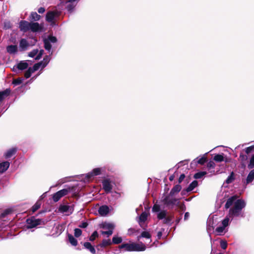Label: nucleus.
I'll return each mask as SVG.
<instances>
[{
	"label": "nucleus",
	"instance_id": "obj_1",
	"mask_svg": "<svg viewBox=\"0 0 254 254\" xmlns=\"http://www.w3.org/2000/svg\"><path fill=\"white\" fill-rule=\"evenodd\" d=\"M119 248L120 249H124L125 251L127 252H141L144 251L146 247L143 243L141 242L139 244L135 243H123L119 246Z\"/></svg>",
	"mask_w": 254,
	"mask_h": 254
},
{
	"label": "nucleus",
	"instance_id": "obj_2",
	"mask_svg": "<svg viewBox=\"0 0 254 254\" xmlns=\"http://www.w3.org/2000/svg\"><path fill=\"white\" fill-rule=\"evenodd\" d=\"M245 206V201L242 199H238L235 202L234 206L230 209V215L234 217H239L241 215L242 210Z\"/></svg>",
	"mask_w": 254,
	"mask_h": 254
},
{
	"label": "nucleus",
	"instance_id": "obj_3",
	"mask_svg": "<svg viewBox=\"0 0 254 254\" xmlns=\"http://www.w3.org/2000/svg\"><path fill=\"white\" fill-rule=\"evenodd\" d=\"M75 190V187H68L66 189L61 190L53 194V200L55 202L58 201L61 198L67 195L68 192Z\"/></svg>",
	"mask_w": 254,
	"mask_h": 254
},
{
	"label": "nucleus",
	"instance_id": "obj_4",
	"mask_svg": "<svg viewBox=\"0 0 254 254\" xmlns=\"http://www.w3.org/2000/svg\"><path fill=\"white\" fill-rule=\"evenodd\" d=\"M26 223L27 224L26 228L27 229H31L36 227L38 225L44 224V221L41 219H35L34 216L26 219Z\"/></svg>",
	"mask_w": 254,
	"mask_h": 254
},
{
	"label": "nucleus",
	"instance_id": "obj_5",
	"mask_svg": "<svg viewBox=\"0 0 254 254\" xmlns=\"http://www.w3.org/2000/svg\"><path fill=\"white\" fill-rule=\"evenodd\" d=\"M173 196V195H170V193H169L162 199V201L165 205L171 207L172 208L174 207L178 200V199L176 198L171 197Z\"/></svg>",
	"mask_w": 254,
	"mask_h": 254
},
{
	"label": "nucleus",
	"instance_id": "obj_6",
	"mask_svg": "<svg viewBox=\"0 0 254 254\" xmlns=\"http://www.w3.org/2000/svg\"><path fill=\"white\" fill-rule=\"evenodd\" d=\"M43 29V24L38 22H30V30L33 32H41Z\"/></svg>",
	"mask_w": 254,
	"mask_h": 254
},
{
	"label": "nucleus",
	"instance_id": "obj_7",
	"mask_svg": "<svg viewBox=\"0 0 254 254\" xmlns=\"http://www.w3.org/2000/svg\"><path fill=\"white\" fill-rule=\"evenodd\" d=\"M103 189L106 193L111 192L113 189V186L111 184V181L110 179H106L102 181Z\"/></svg>",
	"mask_w": 254,
	"mask_h": 254
},
{
	"label": "nucleus",
	"instance_id": "obj_8",
	"mask_svg": "<svg viewBox=\"0 0 254 254\" xmlns=\"http://www.w3.org/2000/svg\"><path fill=\"white\" fill-rule=\"evenodd\" d=\"M30 22L26 20H21L19 22V29L20 31L26 32L30 30Z\"/></svg>",
	"mask_w": 254,
	"mask_h": 254
},
{
	"label": "nucleus",
	"instance_id": "obj_9",
	"mask_svg": "<svg viewBox=\"0 0 254 254\" xmlns=\"http://www.w3.org/2000/svg\"><path fill=\"white\" fill-rule=\"evenodd\" d=\"M198 185V182L196 180L192 181L188 186L187 188L182 191V194H185L186 192H189L192 191Z\"/></svg>",
	"mask_w": 254,
	"mask_h": 254
},
{
	"label": "nucleus",
	"instance_id": "obj_10",
	"mask_svg": "<svg viewBox=\"0 0 254 254\" xmlns=\"http://www.w3.org/2000/svg\"><path fill=\"white\" fill-rule=\"evenodd\" d=\"M98 212L101 216H105L109 213V208L107 205H102L99 208Z\"/></svg>",
	"mask_w": 254,
	"mask_h": 254
},
{
	"label": "nucleus",
	"instance_id": "obj_11",
	"mask_svg": "<svg viewBox=\"0 0 254 254\" xmlns=\"http://www.w3.org/2000/svg\"><path fill=\"white\" fill-rule=\"evenodd\" d=\"M238 196L237 195H233L230 198H229L226 201V203L225 205V208L226 209H228L232 205V204L234 203V202L236 201L237 199L238 198Z\"/></svg>",
	"mask_w": 254,
	"mask_h": 254
},
{
	"label": "nucleus",
	"instance_id": "obj_12",
	"mask_svg": "<svg viewBox=\"0 0 254 254\" xmlns=\"http://www.w3.org/2000/svg\"><path fill=\"white\" fill-rule=\"evenodd\" d=\"M57 14V12L54 11H48L46 15V20L48 22H52L53 21L56 15Z\"/></svg>",
	"mask_w": 254,
	"mask_h": 254
},
{
	"label": "nucleus",
	"instance_id": "obj_13",
	"mask_svg": "<svg viewBox=\"0 0 254 254\" xmlns=\"http://www.w3.org/2000/svg\"><path fill=\"white\" fill-rule=\"evenodd\" d=\"M41 16L38 14L36 12L32 11L31 12L29 17V20L32 21H38L40 19Z\"/></svg>",
	"mask_w": 254,
	"mask_h": 254
},
{
	"label": "nucleus",
	"instance_id": "obj_14",
	"mask_svg": "<svg viewBox=\"0 0 254 254\" xmlns=\"http://www.w3.org/2000/svg\"><path fill=\"white\" fill-rule=\"evenodd\" d=\"M10 163L8 161H4L0 163V173L5 172L9 168Z\"/></svg>",
	"mask_w": 254,
	"mask_h": 254
},
{
	"label": "nucleus",
	"instance_id": "obj_15",
	"mask_svg": "<svg viewBox=\"0 0 254 254\" xmlns=\"http://www.w3.org/2000/svg\"><path fill=\"white\" fill-rule=\"evenodd\" d=\"M84 247L88 250L92 254H96V250L94 248V247L89 242H84L83 244Z\"/></svg>",
	"mask_w": 254,
	"mask_h": 254
},
{
	"label": "nucleus",
	"instance_id": "obj_16",
	"mask_svg": "<svg viewBox=\"0 0 254 254\" xmlns=\"http://www.w3.org/2000/svg\"><path fill=\"white\" fill-rule=\"evenodd\" d=\"M10 93V89H6L5 90L0 92V102L8 97Z\"/></svg>",
	"mask_w": 254,
	"mask_h": 254
},
{
	"label": "nucleus",
	"instance_id": "obj_17",
	"mask_svg": "<svg viewBox=\"0 0 254 254\" xmlns=\"http://www.w3.org/2000/svg\"><path fill=\"white\" fill-rule=\"evenodd\" d=\"M17 151V149L16 148H12L5 153L4 157L6 159H8L12 157L14 155Z\"/></svg>",
	"mask_w": 254,
	"mask_h": 254
},
{
	"label": "nucleus",
	"instance_id": "obj_18",
	"mask_svg": "<svg viewBox=\"0 0 254 254\" xmlns=\"http://www.w3.org/2000/svg\"><path fill=\"white\" fill-rule=\"evenodd\" d=\"M67 236L69 243L73 246H76L78 244L77 240L70 234L68 233Z\"/></svg>",
	"mask_w": 254,
	"mask_h": 254
},
{
	"label": "nucleus",
	"instance_id": "obj_19",
	"mask_svg": "<svg viewBox=\"0 0 254 254\" xmlns=\"http://www.w3.org/2000/svg\"><path fill=\"white\" fill-rule=\"evenodd\" d=\"M181 189L182 187L180 185H176L173 187L169 193H170V195H174L175 193L180 192Z\"/></svg>",
	"mask_w": 254,
	"mask_h": 254
},
{
	"label": "nucleus",
	"instance_id": "obj_20",
	"mask_svg": "<svg viewBox=\"0 0 254 254\" xmlns=\"http://www.w3.org/2000/svg\"><path fill=\"white\" fill-rule=\"evenodd\" d=\"M6 50L8 53L13 54L17 52V47L16 45H9L6 47Z\"/></svg>",
	"mask_w": 254,
	"mask_h": 254
},
{
	"label": "nucleus",
	"instance_id": "obj_21",
	"mask_svg": "<svg viewBox=\"0 0 254 254\" xmlns=\"http://www.w3.org/2000/svg\"><path fill=\"white\" fill-rule=\"evenodd\" d=\"M112 244L110 239H103L101 243L98 245V246L101 248H105L107 246L111 245Z\"/></svg>",
	"mask_w": 254,
	"mask_h": 254
},
{
	"label": "nucleus",
	"instance_id": "obj_22",
	"mask_svg": "<svg viewBox=\"0 0 254 254\" xmlns=\"http://www.w3.org/2000/svg\"><path fill=\"white\" fill-rule=\"evenodd\" d=\"M148 214L146 212H143L141 213L139 217L138 222L140 226H141V223L144 222L147 219Z\"/></svg>",
	"mask_w": 254,
	"mask_h": 254
},
{
	"label": "nucleus",
	"instance_id": "obj_23",
	"mask_svg": "<svg viewBox=\"0 0 254 254\" xmlns=\"http://www.w3.org/2000/svg\"><path fill=\"white\" fill-rule=\"evenodd\" d=\"M101 174V169L99 168H96L94 169L90 173H89L87 175L88 178H90L93 176H98Z\"/></svg>",
	"mask_w": 254,
	"mask_h": 254
},
{
	"label": "nucleus",
	"instance_id": "obj_24",
	"mask_svg": "<svg viewBox=\"0 0 254 254\" xmlns=\"http://www.w3.org/2000/svg\"><path fill=\"white\" fill-rule=\"evenodd\" d=\"M41 205V203L40 201H37L35 204L32 207L31 209L29 210V213L30 214V212H32V214L36 212L38 209H39Z\"/></svg>",
	"mask_w": 254,
	"mask_h": 254
},
{
	"label": "nucleus",
	"instance_id": "obj_25",
	"mask_svg": "<svg viewBox=\"0 0 254 254\" xmlns=\"http://www.w3.org/2000/svg\"><path fill=\"white\" fill-rule=\"evenodd\" d=\"M102 227L103 229H108L109 230H112L113 231L115 228V225L113 223L104 222L102 224Z\"/></svg>",
	"mask_w": 254,
	"mask_h": 254
},
{
	"label": "nucleus",
	"instance_id": "obj_26",
	"mask_svg": "<svg viewBox=\"0 0 254 254\" xmlns=\"http://www.w3.org/2000/svg\"><path fill=\"white\" fill-rule=\"evenodd\" d=\"M254 180V169L250 171L248 174L246 184H248L251 183Z\"/></svg>",
	"mask_w": 254,
	"mask_h": 254
},
{
	"label": "nucleus",
	"instance_id": "obj_27",
	"mask_svg": "<svg viewBox=\"0 0 254 254\" xmlns=\"http://www.w3.org/2000/svg\"><path fill=\"white\" fill-rule=\"evenodd\" d=\"M28 66V64L25 62L21 61L17 64V67L19 70H24L26 69Z\"/></svg>",
	"mask_w": 254,
	"mask_h": 254
},
{
	"label": "nucleus",
	"instance_id": "obj_28",
	"mask_svg": "<svg viewBox=\"0 0 254 254\" xmlns=\"http://www.w3.org/2000/svg\"><path fill=\"white\" fill-rule=\"evenodd\" d=\"M50 61V57L49 56L46 55L44 57L43 60L40 62L39 63H42V67L44 68L49 63Z\"/></svg>",
	"mask_w": 254,
	"mask_h": 254
},
{
	"label": "nucleus",
	"instance_id": "obj_29",
	"mask_svg": "<svg viewBox=\"0 0 254 254\" xmlns=\"http://www.w3.org/2000/svg\"><path fill=\"white\" fill-rule=\"evenodd\" d=\"M66 2L68 3V4L66 6V8L68 10V11L71 12L75 8L77 3L67 1Z\"/></svg>",
	"mask_w": 254,
	"mask_h": 254
},
{
	"label": "nucleus",
	"instance_id": "obj_30",
	"mask_svg": "<svg viewBox=\"0 0 254 254\" xmlns=\"http://www.w3.org/2000/svg\"><path fill=\"white\" fill-rule=\"evenodd\" d=\"M174 218V215H169L168 216H166L163 220V223L166 224H170L171 225L172 221Z\"/></svg>",
	"mask_w": 254,
	"mask_h": 254
},
{
	"label": "nucleus",
	"instance_id": "obj_31",
	"mask_svg": "<svg viewBox=\"0 0 254 254\" xmlns=\"http://www.w3.org/2000/svg\"><path fill=\"white\" fill-rule=\"evenodd\" d=\"M213 160L216 161V162H221L223 161H224V156H223V154H216L214 158H213Z\"/></svg>",
	"mask_w": 254,
	"mask_h": 254
},
{
	"label": "nucleus",
	"instance_id": "obj_32",
	"mask_svg": "<svg viewBox=\"0 0 254 254\" xmlns=\"http://www.w3.org/2000/svg\"><path fill=\"white\" fill-rule=\"evenodd\" d=\"M235 178L234 173L233 172H232L230 176H229L228 177L226 180L225 183L227 184H229L232 183L235 180Z\"/></svg>",
	"mask_w": 254,
	"mask_h": 254
},
{
	"label": "nucleus",
	"instance_id": "obj_33",
	"mask_svg": "<svg viewBox=\"0 0 254 254\" xmlns=\"http://www.w3.org/2000/svg\"><path fill=\"white\" fill-rule=\"evenodd\" d=\"M20 47L23 49H26L29 45L27 41L25 39H22L20 41Z\"/></svg>",
	"mask_w": 254,
	"mask_h": 254
},
{
	"label": "nucleus",
	"instance_id": "obj_34",
	"mask_svg": "<svg viewBox=\"0 0 254 254\" xmlns=\"http://www.w3.org/2000/svg\"><path fill=\"white\" fill-rule=\"evenodd\" d=\"M44 48L46 50L50 51L51 49L52 45L49 41L47 39L44 40Z\"/></svg>",
	"mask_w": 254,
	"mask_h": 254
},
{
	"label": "nucleus",
	"instance_id": "obj_35",
	"mask_svg": "<svg viewBox=\"0 0 254 254\" xmlns=\"http://www.w3.org/2000/svg\"><path fill=\"white\" fill-rule=\"evenodd\" d=\"M167 215V212L166 210H162L157 215V218L159 220L164 219L165 217Z\"/></svg>",
	"mask_w": 254,
	"mask_h": 254
},
{
	"label": "nucleus",
	"instance_id": "obj_36",
	"mask_svg": "<svg viewBox=\"0 0 254 254\" xmlns=\"http://www.w3.org/2000/svg\"><path fill=\"white\" fill-rule=\"evenodd\" d=\"M123 239L122 237H119L117 236H114L112 238V243L114 244H119L122 243Z\"/></svg>",
	"mask_w": 254,
	"mask_h": 254
},
{
	"label": "nucleus",
	"instance_id": "obj_37",
	"mask_svg": "<svg viewBox=\"0 0 254 254\" xmlns=\"http://www.w3.org/2000/svg\"><path fill=\"white\" fill-rule=\"evenodd\" d=\"M207 174L206 172H199L196 173H195L194 175V178L195 179H199L201 178L203 176Z\"/></svg>",
	"mask_w": 254,
	"mask_h": 254
},
{
	"label": "nucleus",
	"instance_id": "obj_38",
	"mask_svg": "<svg viewBox=\"0 0 254 254\" xmlns=\"http://www.w3.org/2000/svg\"><path fill=\"white\" fill-rule=\"evenodd\" d=\"M145 238L147 239H150L151 237V235L150 234V233L147 231H143L141 233L140 236L138 237V238Z\"/></svg>",
	"mask_w": 254,
	"mask_h": 254
},
{
	"label": "nucleus",
	"instance_id": "obj_39",
	"mask_svg": "<svg viewBox=\"0 0 254 254\" xmlns=\"http://www.w3.org/2000/svg\"><path fill=\"white\" fill-rule=\"evenodd\" d=\"M99 237L98 233L97 231H95L92 235L90 236L89 240L90 241H94L96 238Z\"/></svg>",
	"mask_w": 254,
	"mask_h": 254
},
{
	"label": "nucleus",
	"instance_id": "obj_40",
	"mask_svg": "<svg viewBox=\"0 0 254 254\" xmlns=\"http://www.w3.org/2000/svg\"><path fill=\"white\" fill-rule=\"evenodd\" d=\"M34 72L32 70V67H29L25 72L24 73V77L26 78H29L31 76L32 73Z\"/></svg>",
	"mask_w": 254,
	"mask_h": 254
},
{
	"label": "nucleus",
	"instance_id": "obj_41",
	"mask_svg": "<svg viewBox=\"0 0 254 254\" xmlns=\"http://www.w3.org/2000/svg\"><path fill=\"white\" fill-rule=\"evenodd\" d=\"M82 235V230L79 228H75L74 230V235L76 238H78Z\"/></svg>",
	"mask_w": 254,
	"mask_h": 254
},
{
	"label": "nucleus",
	"instance_id": "obj_42",
	"mask_svg": "<svg viewBox=\"0 0 254 254\" xmlns=\"http://www.w3.org/2000/svg\"><path fill=\"white\" fill-rule=\"evenodd\" d=\"M69 208V206L68 205H63L60 206L59 210L63 212H66L68 210Z\"/></svg>",
	"mask_w": 254,
	"mask_h": 254
},
{
	"label": "nucleus",
	"instance_id": "obj_43",
	"mask_svg": "<svg viewBox=\"0 0 254 254\" xmlns=\"http://www.w3.org/2000/svg\"><path fill=\"white\" fill-rule=\"evenodd\" d=\"M41 65H42V63L39 62L38 63L34 64L33 66L32 67V71L33 72H35V71L38 70L41 66L42 67Z\"/></svg>",
	"mask_w": 254,
	"mask_h": 254
},
{
	"label": "nucleus",
	"instance_id": "obj_44",
	"mask_svg": "<svg viewBox=\"0 0 254 254\" xmlns=\"http://www.w3.org/2000/svg\"><path fill=\"white\" fill-rule=\"evenodd\" d=\"M249 169H252L254 167V154L252 156L250 163L248 165Z\"/></svg>",
	"mask_w": 254,
	"mask_h": 254
},
{
	"label": "nucleus",
	"instance_id": "obj_45",
	"mask_svg": "<svg viewBox=\"0 0 254 254\" xmlns=\"http://www.w3.org/2000/svg\"><path fill=\"white\" fill-rule=\"evenodd\" d=\"M215 167V164L213 161H210L207 164V167L208 169H214Z\"/></svg>",
	"mask_w": 254,
	"mask_h": 254
},
{
	"label": "nucleus",
	"instance_id": "obj_46",
	"mask_svg": "<svg viewBox=\"0 0 254 254\" xmlns=\"http://www.w3.org/2000/svg\"><path fill=\"white\" fill-rule=\"evenodd\" d=\"M38 49H34L31 52L29 53L28 56L31 58H33L38 54Z\"/></svg>",
	"mask_w": 254,
	"mask_h": 254
},
{
	"label": "nucleus",
	"instance_id": "obj_47",
	"mask_svg": "<svg viewBox=\"0 0 254 254\" xmlns=\"http://www.w3.org/2000/svg\"><path fill=\"white\" fill-rule=\"evenodd\" d=\"M245 152L247 154H249L254 150V145H252L245 149Z\"/></svg>",
	"mask_w": 254,
	"mask_h": 254
},
{
	"label": "nucleus",
	"instance_id": "obj_48",
	"mask_svg": "<svg viewBox=\"0 0 254 254\" xmlns=\"http://www.w3.org/2000/svg\"><path fill=\"white\" fill-rule=\"evenodd\" d=\"M207 161V158L205 157H202L199 160H197V162L198 164L200 165H203Z\"/></svg>",
	"mask_w": 254,
	"mask_h": 254
},
{
	"label": "nucleus",
	"instance_id": "obj_49",
	"mask_svg": "<svg viewBox=\"0 0 254 254\" xmlns=\"http://www.w3.org/2000/svg\"><path fill=\"white\" fill-rule=\"evenodd\" d=\"M220 247L223 249L225 250L227 247V243L226 241L221 240L220 241Z\"/></svg>",
	"mask_w": 254,
	"mask_h": 254
},
{
	"label": "nucleus",
	"instance_id": "obj_50",
	"mask_svg": "<svg viewBox=\"0 0 254 254\" xmlns=\"http://www.w3.org/2000/svg\"><path fill=\"white\" fill-rule=\"evenodd\" d=\"M153 212H159L160 210V206L159 204H155L152 209Z\"/></svg>",
	"mask_w": 254,
	"mask_h": 254
},
{
	"label": "nucleus",
	"instance_id": "obj_51",
	"mask_svg": "<svg viewBox=\"0 0 254 254\" xmlns=\"http://www.w3.org/2000/svg\"><path fill=\"white\" fill-rule=\"evenodd\" d=\"M225 229V228L222 226H219L216 228L215 232H216L218 234H220L221 233H222L224 231Z\"/></svg>",
	"mask_w": 254,
	"mask_h": 254
},
{
	"label": "nucleus",
	"instance_id": "obj_52",
	"mask_svg": "<svg viewBox=\"0 0 254 254\" xmlns=\"http://www.w3.org/2000/svg\"><path fill=\"white\" fill-rule=\"evenodd\" d=\"M22 82V79L20 78L14 79L12 83L15 85H19Z\"/></svg>",
	"mask_w": 254,
	"mask_h": 254
},
{
	"label": "nucleus",
	"instance_id": "obj_53",
	"mask_svg": "<svg viewBox=\"0 0 254 254\" xmlns=\"http://www.w3.org/2000/svg\"><path fill=\"white\" fill-rule=\"evenodd\" d=\"M229 219L228 218H225L222 222V226L226 228L229 224Z\"/></svg>",
	"mask_w": 254,
	"mask_h": 254
},
{
	"label": "nucleus",
	"instance_id": "obj_54",
	"mask_svg": "<svg viewBox=\"0 0 254 254\" xmlns=\"http://www.w3.org/2000/svg\"><path fill=\"white\" fill-rule=\"evenodd\" d=\"M47 39L49 40L50 42L56 43L57 41V38L53 36H49Z\"/></svg>",
	"mask_w": 254,
	"mask_h": 254
},
{
	"label": "nucleus",
	"instance_id": "obj_55",
	"mask_svg": "<svg viewBox=\"0 0 254 254\" xmlns=\"http://www.w3.org/2000/svg\"><path fill=\"white\" fill-rule=\"evenodd\" d=\"M44 51L43 50H40L38 54L37 55V56L36 57L35 59L36 60H40L42 58V56L44 54Z\"/></svg>",
	"mask_w": 254,
	"mask_h": 254
},
{
	"label": "nucleus",
	"instance_id": "obj_56",
	"mask_svg": "<svg viewBox=\"0 0 254 254\" xmlns=\"http://www.w3.org/2000/svg\"><path fill=\"white\" fill-rule=\"evenodd\" d=\"M240 158H241V160L242 161L244 162L248 159V156L246 155H244L243 153H241L240 155Z\"/></svg>",
	"mask_w": 254,
	"mask_h": 254
},
{
	"label": "nucleus",
	"instance_id": "obj_57",
	"mask_svg": "<svg viewBox=\"0 0 254 254\" xmlns=\"http://www.w3.org/2000/svg\"><path fill=\"white\" fill-rule=\"evenodd\" d=\"M88 225V224L86 222H82L80 225H79L78 227L81 228H85Z\"/></svg>",
	"mask_w": 254,
	"mask_h": 254
},
{
	"label": "nucleus",
	"instance_id": "obj_58",
	"mask_svg": "<svg viewBox=\"0 0 254 254\" xmlns=\"http://www.w3.org/2000/svg\"><path fill=\"white\" fill-rule=\"evenodd\" d=\"M113 231L109 230L108 231H102V234L103 235H107L108 236L111 235L113 234Z\"/></svg>",
	"mask_w": 254,
	"mask_h": 254
},
{
	"label": "nucleus",
	"instance_id": "obj_59",
	"mask_svg": "<svg viewBox=\"0 0 254 254\" xmlns=\"http://www.w3.org/2000/svg\"><path fill=\"white\" fill-rule=\"evenodd\" d=\"M185 177H186V176L184 174H181L178 179V183L179 184L181 183L182 182V181L184 180Z\"/></svg>",
	"mask_w": 254,
	"mask_h": 254
},
{
	"label": "nucleus",
	"instance_id": "obj_60",
	"mask_svg": "<svg viewBox=\"0 0 254 254\" xmlns=\"http://www.w3.org/2000/svg\"><path fill=\"white\" fill-rule=\"evenodd\" d=\"M45 11V8L43 7H41L38 8V12L39 13H43Z\"/></svg>",
	"mask_w": 254,
	"mask_h": 254
},
{
	"label": "nucleus",
	"instance_id": "obj_61",
	"mask_svg": "<svg viewBox=\"0 0 254 254\" xmlns=\"http://www.w3.org/2000/svg\"><path fill=\"white\" fill-rule=\"evenodd\" d=\"M10 211L8 209H6L4 210L3 213L2 214V215L5 216L8 214L10 213Z\"/></svg>",
	"mask_w": 254,
	"mask_h": 254
},
{
	"label": "nucleus",
	"instance_id": "obj_62",
	"mask_svg": "<svg viewBox=\"0 0 254 254\" xmlns=\"http://www.w3.org/2000/svg\"><path fill=\"white\" fill-rule=\"evenodd\" d=\"M189 216H190L189 213L188 212H186L185 214V216H184V220H187L188 219Z\"/></svg>",
	"mask_w": 254,
	"mask_h": 254
},
{
	"label": "nucleus",
	"instance_id": "obj_63",
	"mask_svg": "<svg viewBox=\"0 0 254 254\" xmlns=\"http://www.w3.org/2000/svg\"><path fill=\"white\" fill-rule=\"evenodd\" d=\"M162 233L161 231H159L157 233V237L158 239H160L162 237Z\"/></svg>",
	"mask_w": 254,
	"mask_h": 254
},
{
	"label": "nucleus",
	"instance_id": "obj_64",
	"mask_svg": "<svg viewBox=\"0 0 254 254\" xmlns=\"http://www.w3.org/2000/svg\"><path fill=\"white\" fill-rule=\"evenodd\" d=\"M174 178H175V175L173 174V175H171V176H170V177H169V180H170V181H173V180H174Z\"/></svg>",
	"mask_w": 254,
	"mask_h": 254
}]
</instances>
